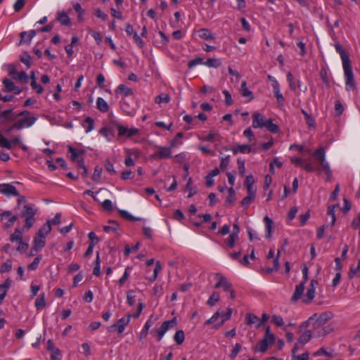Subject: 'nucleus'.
<instances>
[{
    "label": "nucleus",
    "instance_id": "680f3d73",
    "mask_svg": "<svg viewBox=\"0 0 360 360\" xmlns=\"http://www.w3.org/2000/svg\"><path fill=\"white\" fill-rule=\"evenodd\" d=\"M25 0H16L13 5V9L15 12L20 11L25 6Z\"/></svg>",
    "mask_w": 360,
    "mask_h": 360
},
{
    "label": "nucleus",
    "instance_id": "e2e57ef3",
    "mask_svg": "<svg viewBox=\"0 0 360 360\" xmlns=\"http://www.w3.org/2000/svg\"><path fill=\"white\" fill-rule=\"evenodd\" d=\"M272 321L278 326H283L284 322L283 319L281 316L278 315H273L272 316Z\"/></svg>",
    "mask_w": 360,
    "mask_h": 360
},
{
    "label": "nucleus",
    "instance_id": "20e7f679",
    "mask_svg": "<svg viewBox=\"0 0 360 360\" xmlns=\"http://www.w3.org/2000/svg\"><path fill=\"white\" fill-rule=\"evenodd\" d=\"M316 314H314L307 321L304 322L300 327V331H302V328H309V330L312 331L313 335L318 338L328 333L329 331L326 330V328L316 321Z\"/></svg>",
    "mask_w": 360,
    "mask_h": 360
},
{
    "label": "nucleus",
    "instance_id": "4c0bfd02",
    "mask_svg": "<svg viewBox=\"0 0 360 360\" xmlns=\"http://www.w3.org/2000/svg\"><path fill=\"white\" fill-rule=\"evenodd\" d=\"M46 305L45 302V294L42 293L39 297H37L34 302V306L37 309L44 308Z\"/></svg>",
    "mask_w": 360,
    "mask_h": 360
},
{
    "label": "nucleus",
    "instance_id": "f704fd0d",
    "mask_svg": "<svg viewBox=\"0 0 360 360\" xmlns=\"http://www.w3.org/2000/svg\"><path fill=\"white\" fill-rule=\"evenodd\" d=\"M315 289L309 288L307 289L305 297L303 299V302L306 304L311 302L315 297Z\"/></svg>",
    "mask_w": 360,
    "mask_h": 360
},
{
    "label": "nucleus",
    "instance_id": "393cba45",
    "mask_svg": "<svg viewBox=\"0 0 360 360\" xmlns=\"http://www.w3.org/2000/svg\"><path fill=\"white\" fill-rule=\"evenodd\" d=\"M198 35L205 40H212L215 38L214 34L207 28H201L198 31Z\"/></svg>",
    "mask_w": 360,
    "mask_h": 360
},
{
    "label": "nucleus",
    "instance_id": "473e14b6",
    "mask_svg": "<svg viewBox=\"0 0 360 360\" xmlns=\"http://www.w3.org/2000/svg\"><path fill=\"white\" fill-rule=\"evenodd\" d=\"M220 300V295L218 292H213L207 301V304L210 307H213Z\"/></svg>",
    "mask_w": 360,
    "mask_h": 360
},
{
    "label": "nucleus",
    "instance_id": "e433bc0d",
    "mask_svg": "<svg viewBox=\"0 0 360 360\" xmlns=\"http://www.w3.org/2000/svg\"><path fill=\"white\" fill-rule=\"evenodd\" d=\"M94 121L91 117H88L85 119L83 123V127L85 129L86 133L90 132L94 129Z\"/></svg>",
    "mask_w": 360,
    "mask_h": 360
},
{
    "label": "nucleus",
    "instance_id": "6e6552de",
    "mask_svg": "<svg viewBox=\"0 0 360 360\" xmlns=\"http://www.w3.org/2000/svg\"><path fill=\"white\" fill-rule=\"evenodd\" d=\"M181 136H176L170 143L168 147L158 146L157 150L153 154L155 159H165L169 158L172 156L171 149L176 147L178 145L181 144L179 138Z\"/></svg>",
    "mask_w": 360,
    "mask_h": 360
},
{
    "label": "nucleus",
    "instance_id": "5701e85b",
    "mask_svg": "<svg viewBox=\"0 0 360 360\" xmlns=\"http://www.w3.org/2000/svg\"><path fill=\"white\" fill-rule=\"evenodd\" d=\"M264 222L265 225V229L266 232V238H270L271 237V234L274 231V221L271 219H270L268 216H265L264 218Z\"/></svg>",
    "mask_w": 360,
    "mask_h": 360
},
{
    "label": "nucleus",
    "instance_id": "4468645a",
    "mask_svg": "<svg viewBox=\"0 0 360 360\" xmlns=\"http://www.w3.org/2000/svg\"><path fill=\"white\" fill-rule=\"evenodd\" d=\"M131 318V314H128L127 316L120 319L115 323L112 324L110 328H116L118 334L122 333L126 326H127Z\"/></svg>",
    "mask_w": 360,
    "mask_h": 360
},
{
    "label": "nucleus",
    "instance_id": "37998d69",
    "mask_svg": "<svg viewBox=\"0 0 360 360\" xmlns=\"http://www.w3.org/2000/svg\"><path fill=\"white\" fill-rule=\"evenodd\" d=\"M41 259V255H38L37 257H35L34 261L28 265L27 269L32 271L37 269Z\"/></svg>",
    "mask_w": 360,
    "mask_h": 360
},
{
    "label": "nucleus",
    "instance_id": "f8f14e48",
    "mask_svg": "<svg viewBox=\"0 0 360 360\" xmlns=\"http://www.w3.org/2000/svg\"><path fill=\"white\" fill-rule=\"evenodd\" d=\"M20 146L22 150H27V147L20 143L18 139L8 140L6 136H0V146L7 149Z\"/></svg>",
    "mask_w": 360,
    "mask_h": 360
},
{
    "label": "nucleus",
    "instance_id": "5fc2aeb1",
    "mask_svg": "<svg viewBox=\"0 0 360 360\" xmlns=\"http://www.w3.org/2000/svg\"><path fill=\"white\" fill-rule=\"evenodd\" d=\"M101 173H102V168L98 166H96L94 168V174L92 175V179L94 181H98L101 179Z\"/></svg>",
    "mask_w": 360,
    "mask_h": 360
},
{
    "label": "nucleus",
    "instance_id": "f03ea898",
    "mask_svg": "<svg viewBox=\"0 0 360 360\" xmlns=\"http://www.w3.org/2000/svg\"><path fill=\"white\" fill-rule=\"evenodd\" d=\"M252 126L255 129H266L268 131L277 134L279 132V127L278 124L273 123L272 119H266L259 112H255L252 115Z\"/></svg>",
    "mask_w": 360,
    "mask_h": 360
},
{
    "label": "nucleus",
    "instance_id": "0e129e2a",
    "mask_svg": "<svg viewBox=\"0 0 360 360\" xmlns=\"http://www.w3.org/2000/svg\"><path fill=\"white\" fill-rule=\"evenodd\" d=\"M222 93L225 97V104L226 105H231L233 103V99L231 94L227 90H224Z\"/></svg>",
    "mask_w": 360,
    "mask_h": 360
},
{
    "label": "nucleus",
    "instance_id": "79ce46f5",
    "mask_svg": "<svg viewBox=\"0 0 360 360\" xmlns=\"http://www.w3.org/2000/svg\"><path fill=\"white\" fill-rule=\"evenodd\" d=\"M119 213L122 218L126 219L129 221H136L140 219L138 217L132 216L130 213H129L126 210H120Z\"/></svg>",
    "mask_w": 360,
    "mask_h": 360
},
{
    "label": "nucleus",
    "instance_id": "c85d7f7f",
    "mask_svg": "<svg viewBox=\"0 0 360 360\" xmlns=\"http://www.w3.org/2000/svg\"><path fill=\"white\" fill-rule=\"evenodd\" d=\"M115 93L124 96H129L133 94V90L124 84H120L115 90Z\"/></svg>",
    "mask_w": 360,
    "mask_h": 360
},
{
    "label": "nucleus",
    "instance_id": "4be33fe9",
    "mask_svg": "<svg viewBox=\"0 0 360 360\" xmlns=\"http://www.w3.org/2000/svg\"><path fill=\"white\" fill-rule=\"evenodd\" d=\"M333 318V314L330 311H325L318 315L316 314V320L321 324L322 326L326 324L329 320Z\"/></svg>",
    "mask_w": 360,
    "mask_h": 360
},
{
    "label": "nucleus",
    "instance_id": "0eeeda50",
    "mask_svg": "<svg viewBox=\"0 0 360 360\" xmlns=\"http://www.w3.org/2000/svg\"><path fill=\"white\" fill-rule=\"evenodd\" d=\"M37 213V210L32 204L25 205L21 212V217L25 219V225L23 229L28 230L35 223L34 216Z\"/></svg>",
    "mask_w": 360,
    "mask_h": 360
},
{
    "label": "nucleus",
    "instance_id": "864d4df0",
    "mask_svg": "<svg viewBox=\"0 0 360 360\" xmlns=\"http://www.w3.org/2000/svg\"><path fill=\"white\" fill-rule=\"evenodd\" d=\"M170 101V98L167 94H160L155 98V102L157 103H169Z\"/></svg>",
    "mask_w": 360,
    "mask_h": 360
},
{
    "label": "nucleus",
    "instance_id": "bb28decb",
    "mask_svg": "<svg viewBox=\"0 0 360 360\" xmlns=\"http://www.w3.org/2000/svg\"><path fill=\"white\" fill-rule=\"evenodd\" d=\"M314 336L312 334V331L311 330H306L302 333L300 335L298 341L300 343L301 346H304L306 343H307Z\"/></svg>",
    "mask_w": 360,
    "mask_h": 360
},
{
    "label": "nucleus",
    "instance_id": "774afa93",
    "mask_svg": "<svg viewBox=\"0 0 360 360\" xmlns=\"http://www.w3.org/2000/svg\"><path fill=\"white\" fill-rule=\"evenodd\" d=\"M61 354L59 349L53 350L51 354V360H60Z\"/></svg>",
    "mask_w": 360,
    "mask_h": 360
},
{
    "label": "nucleus",
    "instance_id": "58836bf2",
    "mask_svg": "<svg viewBox=\"0 0 360 360\" xmlns=\"http://www.w3.org/2000/svg\"><path fill=\"white\" fill-rule=\"evenodd\" d=\"M10 240L12 242L20 241L22 240V232L19 229H15L13 233L11 235Z\"/></svg>",
    "mask_w": 360,
    "mask_h": 360
},
{
    "label": "nucleus",
    "instance_id": "a211bd4d",
    "mask_svg": "<svg viewBox=\"0 0 360 360\" xmlns=\"http://www.w3.org/2000/svg\"><path fill=\"white\" fill-rule=\"evenodd\" d=\"M315 160L319 162L320 167L326 162V150L324 147L321 146L311 153Z\"/></svg>",
    "mask_w": 360,
    "mask_h": 360
},
{
    "label": "nucleus",
    "instance_id": "f257e3e1",
    "mask_svg": "<svg viewBox=\"0 0 360 360\" xmlns=\"http://www.w3.org/2000/svg\"><path fill=\"white\" fill-rule=\"evenodd\" d=\"M335 49L340 54L342 60V68L344 70V79L345 81V89L347 91H353L355 89L354 77L353 70L350 64V59L349 55L342 49L340 44H335Z\"/></svg>",
    "mask_w": 360,
    "mask_h": 360
},
{
    "label": "nucleus",
    "instance_id": "a18cd8bd",
    "mask_svg": "<svg viewBox=\"0 0 360 360\" xmlns=\"http://www.w3.org/2000/svg\"><path fill=\"white\" fill-rule=\"evenodd\" d=\"M30 86L32 89L35 90L39 94H42L44 91V88L40 84H37V79H32L30 82Z\"/></svg>",
    "mask_w": 360,
    "mask_h": 360
},
{
    "label": "nucleus",
    "instance_id": "aec40b11",
    "mask_svg": "<svg viewBox=\"0 0 360 360\" xmlns=\"http://www.w3.org/2000/svg\"><path fill=\"white\" fill-rule=\"evenodd\" d=\"M56 20L58 21L62 25L69 26L71 24L70 18L66 12L63 11H58L56 13Z\"/></svg>",
    "mask_w": 360,
    "mask_h": 360
},
{
    "label": "nucleus",
    "instance_id": "3c124183",
    "mask_svg": "<svg viewBox=\"0 0 360 360\" xmlns=\"http://www.w3.org/2000/svg\"><path fill=\"white\" fill-rule=\"evenodd\" d=\"M51 231V221H46V224H44L41 228L39 230L38 233H44L45 236L49 233Z\"/></svg>",
    "mask_w": 360,
    "mask_h": 360
},
{
    "label": "nucleus",
    "instance_id": "2f4dec72",
    "mask_svg": "<svg viewBox=\"0 0 360 360\" xmlns=\"http://www.w3.org/2000/svg\"><path fill=\"white\" fill-rule=\"evenodd\" d=\"M203 65L208 68H217L221 66V61L219 58H209L203 63Z\"/></svg>",
    "mask_w": 360,
    "mask_h": 360
},
{
    "label": "nucleus",
    "instance_id": "bf43d9fd",
    "mask_svg": "<svg viewBox=\"0 0 360 360\" xmlns=\"http://www.w3.org/2000/svg\"><path fill=\"white\" fill-rule=\"evenodd\" d=\"M127 156H131L135 159H137L139 156V152L138 150L134 148L125 149Z\"/></svg>",
    "mask_w": 360,
    "mask_h": 360
},
{
    "label": "nucleus",
    "instance_id": "6ab92c4d",
    "mask_svg": "<svg viewBox=\"0 0 360 360\" xmlns=\"http://www.w3.org/2000/svg\"><path fill=\"white\" fill-rule=\"evenodd\" d=\"M37 31L32 30L29 32H22L20 33V44H30L32 39L36 36Z\"/></svg>",
    "mask_w": 360,
    "mask_h": 360
},
{
    "label": "nucleus",
    "instance_id": "09e8293b",
    "mask_svg": "<svg viewBox=\"0 0 360 360\" xmlns=\"http://www.w3.org/2000/svg\"><path fill=\"white\" fill-rule=\"evenodd\" d=\"M192 183L191 178H190L186 185V191H189V193L188 195V198H191L197 193V189L195 188L191 187Z\"/></svg>",
    "mask_w": 360,
    "mask_h": 360
},
{
    "label": "nucleus",
    "instance_id": "9d476101",
    "mask_svg": "<svg viewBox=\"0 0 360 360\" xmlns=\"http://www.w3.org/2000/svg\"><path fill=\"white\" fill-rule=\"evenodd\" d=\"M8 75L15 80L22 83L28 82V75L24 71L18 72L14 65H9L8 68Z\"/></svg>",
    "mask_w": 360,
    "mask_h": 360
},
{
    "label": "nucleus",
    "instance_id": "69168bd1",
    "mask_svg": "<svg viewBox=\"0 0 360 360\" xmlns=\"http://www.w3.org/2000/svg\"><path fill=\"white\" fill-rule=\"evenodd\" d=\"M68 152L70 154V159L72 161H76L77 160H78L77 159L78 152H77V150L75 148H74L72 146H70L69 148H68Z\"/></svg>",
    "mask_w": 360,
    "mask_h": 360
},
{
    "label": "nucleus",
    "instance_id": "c9c22d12",
    "mask_svg": "<svg viewBox=\"0 0 360 360\" xmlns=\"http://www.w3.org/2000/svg\"><path fill=\"white\" fill-rule=\"evenodd\" d=\"M184 332L182 330H177L174 335V340L175 341V342L177 345H180L184 342Z\"/></svg>",
    "mask_w": 360,
    "mask_h": 360
},
{
    "label": "nucleus",
    "instance_id": "c03bdc74",
    "mask_svg": "<svg viewBox=\"0 0 360 360\" xmlns=\"http://www.w3.org/2000/svg\"><path fill=\"white\" fill-rule=\"evenodd\" d=\"M12 269V262L11 260H7L1 265L0 272L6 273L9 272Z\"/></svg>",
    "mask_w": 360,
    "mask_h": 360
},
{
    "label": "nucleus",
    "instance_id": "9b49d317",
    "mask_svg": "<svg viewBox=\"0 0 360 360\" xmlns=\"http://www.w3.org/2000/svg\"><path fill=\"white\" fill-rule=\"evenodd\" d=\"M18 219V217L16 215H13L11 211L7 210L0 214V220L3 221L5 229H10Z\"/></svg>",
    "mask_w": 360,
    "mask_h": 360
},
{
    "label": "nucleus",
    "instance_id": "de8ad7c7",
    "mask_svg": "<svg viewBox=\"0 0 360 360\" xmlns=\"http://www.w3.org/2000/svg\"><path fill=\"white\" fill-rule=\"evenodd\" d=\"M232 314V309L231 308H228L226 311L224 313L220 314V316L221 317V321L219 326H221L225 321H227L231 319Z\"/></svg>",
    "mask_w": 360,
    "mask_h": 360
},
{
    "label": "nucleus",
    "instance_id": "72a5a7b5",
    "mask_svg": "<svg viewBox=\"0 0 360 360\" xmlns=\"http://www.w3.org/2000/svg\"><path fill=\"white\" fill-rule=\"evenodd\" d=\"M73 8L75 11L77 13V20L79 22H82L84 20V15L85 11L82 8L81 5L79 3H75L73 5Z\"/></svg>",
    "mask_w": 360,
    "mask_h": 360
},
{
    "label": "nucleus",
    "instance_id": "a878e982",
    "mask_svg": "<svg viewBox=\"0 0 360 360\" xmlns=\"http://www.w3.org/2000/svg\"><path fill=\"white\" fill-rule=\"evenodd\" d=\"M240 92L243 97L248 98L249 101H252L254 98L253 93L249 90L247 87V82L243 81L241 84Z\"/></svg>",
    "mask_w": 360,
    "mask_h": 360
},
{
    "label": "nucleus",
    "instance_id": "ea45409f",
    "mask_svg": "<svg viewBox=\"0 0 360 360\" xmlns=\"http://www.w3.org/2000/svg\"><path fill=\"white\" fill-rule=\"evenodd\" d=\"M131 269H132V268L130 266L126 267L122 276L120 278V280L118 281L120 285H121V286L123 285L125 283V282L127 281V279L129 277V274H130Z\"/></svg>",
    "mask_w": 360,
    "mask_h": 360
},
{
    "label": "nucleus",
    "instance_id": "603ef678",
    "mask_svg": "<svg viewBox=\"0 0 360 360\" xmlns=\"http://www.w3.org/2000/svg\"><path fill=\"white\" fill-rule=\"evenodd\" d=\"M273 90H274V96L276 98L278 103L280 105H283V103L284 102V97H283V94L281 93L280 87H278L277 89H274Z\"/></svg>",
    "mask_w": 360,
    "mask_h": 360
},
{
    "label": "nucleus",
    "instance_id": "7ed1b4c3",
    "mask_svg": "<svg viewBox=\"0 0 360 360\" xmlns=\"http://www.w3.org/2000/svg\"><path fill=\"white\" fill-rule=\"evenodd\" d=\"M15 115V119H13L12 121L7 122L6 124H11L8 127V131H13V130H20L25 128H29L32 127L36 120H37V117L36 116H25V117H19L17 115H15V112H14Z\"/></svg>",
    "mask_w": 360,
    "mask_h": 360
},
{
    "label": "nucleus",
    "instance_id": "dca6fc26",
    "mask_svg": "<svg viewBox=\"0 0 360 360\" xmlns=\"http://www.w3.org/2000/svg\"><path fill=\"white\" fill-rule=\"evenodd\" d=\"M0 192L8 196H18L19 195L16 188L10 184H0Z\"/></svg>",
    "mask_w": 360,
    "mask_h": 360
},
{
    "label": "nucleus",
    "instance_id": "49530a36",
    "mask_svg": "<svg viewBox=\"0 0 360 360\" xmlns=\"http://www.w3.org/2000/svg\"><path fill=\"white\" fill-rule=\"evenodd\" d=\"M203 63H205V61H203V59L202 58L197 57L190 60L188 63V66L189 68H193L198 65H203Z\"/></svg>",
    "mask_w": 360,
    "mask_h": 360
},
{
    "label": "nucleus",
    "instance_id": "412c9836",
    "mask_svg": "<svg viewBox=\"0 0 360 360\" xmlns=\"http://www.w3.org/2000/svg\"><path fill=\"white\" fill-rule=\"evenodd\" d=\"M275 342H271L268 338L261 340L255 347V351L264 353L266 352L269 346L272 345Z\"/></svg>",
    "mask_w": 360,
    "mask_h": 360
},
{
    "label": "nucleus",
    "instance_id": "338daca9",
    "mask_svg": "<svg viewBox=\"0 0 360 360\" xmlns=\"http://www.w3.org/2000/svg\"><path fill=\"white\" fill-rule=\"evenodd\" d=\"M94 14L97 18H101L104 21L106 20L108 18V15L103 13L100 8H96L95 10Z\"/></svg>",
    "mask_w": 360,
    "mask_h": 360
},
{
    "label": "nucleus",
    "instance_id": "1a4fd4ad",
    "mask_svg": "<svg viewBox=\"0 0 360 360\" xmlns=\"http://www.w3.org/2000/svg\"><path fill=\"white\" fill-rule=\"evenodd\" d=\"M217 283L214 285V288H222L224 292H228L233 287L232 283L221 273L214 274Z\"/></svg>",
    "mask_w": 360,
    "mask_h": 360
},
{
    "label": "nucleus",
    "instance_id": "f3484780",
    "mask_svg": "<svg viewBox=\"0 0 360 360\" xmlns=\"http://www.w3.org/2000/svg\"><path fill=\"white\" fill-rule=\"evenodd\" d=\"M44 233H41V232L37 233V236L34 238L32 247L34 251L38 252L44 247L46 243Z\"/></svg>",
    "mask_w": 360,
    "mask_h": 360
},
{
    "label": "nucleus",
    "instance_id": "a19ab883",
    "mask_svg": "<svg viewBox=\"0 0 360 360\" xmlns=\"http://www.w3.org/2000/svg\"><path fill=\"white\" fill-rule=\"evenodd\" d=\"M118 224L115 221H110L109 225L105 226L103 230L105 233H110L111 231H116L118 229Z\"/></svg>",
    "mask_w": 360,
    "mask_h": 360
},
{
    "label": "nucleus",
    "instance_id": "423d86ee",
    "mask_svg": "<svg viewBox=\"0 0 360 360\" xmlns=\"http://www.w3.org/2000/svg\"><path fill=\"white\" fill-rule=\"evenodd\" d=\"M176 326V318H174L171 320L164 321L160 327L153 328L150 330V334L155 338L158 342H160L167 331L174 328Z\"/></svg>",
    "mask_w": 360,
    "mask_h": 360
},
{
    "label": "nucleus",
    "instance_id": "4d7b16f0",
    "mask_svg": "<svg viewBox=\"0 0 360 360\" xmlns=\"http://www.w3.org/2000/svg\"><path fill=\"white\" fill-rule=\"evenodd\" d=\"M335 111L338 116L342 115L344 111V107L340 101H336L335 103Z\"/></svg>",
    "mask_w": 360,
    "mask_h": 360
},
{
    "label": "nucleus",
    "instance_id": "13d9d810",
    "mask_svg": "<svg viewBox=\"0 0 360 360\" xmlns=\"http://www.w3.org/2000/svg\"><path fill=\"white\" fill-rule=\"evenodd\" d=\"M287 80L289 83L290 89L295 91L296 89V84L294 81V77L291 72H288L287 74Z\"/></svg>",
    "mask_w": 360,
    "mask_h": 360
},
{
    "label": "nucleus",
    "instance_id": "052dcab7",
    "mask_svg": "<svg viewBox=\"0 0 360 360\" xmlns=\"http://www.w3.org/2000/svg\"><path fill=\"white\" fill-rule=\"evenodd\" d=\"M237 238L238 237L230 234L229 238L225 240V243L229 248H233Z\"/></svg>",
    "mask_w": 360,
    "mask_h": 360
},
{
    "label": "nucleus",
    "instance_id": "2eb2a0df",
    "mask_svg": "<svg viewBox=\"0 0 360 360\" xmlns=\"http://www.w3.org/2000/svg\"><path fill=\"white\" fill-rule=\"evenodd\" d=\"M4 91L6 92H12L16 95L20 94L22 91V89L15 85L14 82L8 78H5L2 81Z\"/></svg>",
    "mask_w": 360,
    "mask_h": 360
},
{
    "label": "nucleus",
    "instance_id": "b1692460",
    "mask_svg": "<svg viewBox=\"0 0 360 360\" xmlns=\"http://www.w3.org/2000/svg\"><path fill=\"white\" fill-rule=\"evenodd\" d=\"M304 282H301L299 285H296L295 290L291 298L292 302H296L301 298L304 290Z\"/></svg>",
    "mask_w": 360,
    "mask_h": 360
},
{
    "label": "nucleus",
    "instance_id": "7c9ffc66",
    "mask_svg": "<svg viewBox=\"0 0 360 360\" xmlns=\"http://www.w3.org/2000/svg\"><path fill=\"white\" fill-rule=\"evenodd\" d=\"M247 323L248 325L255 324L257 328H259L262 326V322L258 316L253 314H247Z\"/></svg>",
    "mask_w": 360,
    "mask_h": 360
},
{
    "label": "nucleus",
    "instance_id": "ddd939ff",
    "mask_svg": "<svg viewBox=\"0 0 360 360\" xmlns=\"http://www.w3.org/2000/svg\"><path fill=\"white\" fill-rule=\"evenodd\" d=\"M290 162L297 167H302L307 172H313L316 170V167L311 163L309 162L304 163V160L298 157H291Z\"/></svg>",
    "mask_w": 360,
    "mask_h": 360
},
{
    "label": "nucleus",
    "instance_id": "39448f33",
    "mask_svg": "<svg viewBox=\"0 0 360 360\" xmlns=\"http://www.w3.org/2000/svg\"><path fill=\"white\" fill-rule=\"evenodd\" d=\"M128 129L126 127L121 124L116 120H112L107 127H103L100 130L101 134H117V135H132V133H136V129L127 134Z\"/></svg>",
    "mask_w": 360,
    "mask_h": 360
},
{
    "label": "nucleus",
    "instance_id": "6e6d98bb",
    "mask_svg": "<svg viewBox=\"0 0 360 360\" xmlns=\"http://www.w3.org/2000/svg\"><path fill=\"white\" fill-rule=\"evenodd\" d=\"M238 165V173L242 176H244L245 172V160H242L240 158H238L237 160Z\"/></svg>",
    "mask_w": 360,
    "mask_h": 360
},
{
    "label": "nucleus",
    "instance_id": "cd10ccee",
    "mask_svg": "<svg viewBox=\"0 0 360 360\" xmlns=\"http://www.w3.org/2000/svg\"><path fill=\"white\" fill-rule=\"evenodd\" d=\"M232 151L233 154H237L238 153H249L251 151V148L249 145L248 144H243V145H236L232 148Z\"/></svg>",
    "mask_w": 360,
    "mask_h": 360
},
{
    "label": "nucleus",
    "instance_id": "c756f323",
    "mask_svg": "<svg viewBox=\"0 0 360 360\" xmlns=\"http://www.w3.org/2000/svg\"><path fill=\"white\" fill-rule=\"evenodd\" d=\"M96 108L101 112H106L109 110L108 103L101 97L96 99Z\"/></svg>",
    "mask_w": 360,
    "mask_h": 360
},
{
    "label": "nucleus",
    "instance_id": "8fccbe9b",
    "mask_svg": "<svg viewBox=\"0 0 360 360\" xmlns=\"http://www.w3.org/2000/svg\"><path fill=\"white\" fill-rule=\"evenodd\" d=\"M127 302L129 306H133L135 304V295L133 290L127 291Z\"/></svg>",
    "mask_w": 360,
    "mask_h": 360
}]
</instances>
